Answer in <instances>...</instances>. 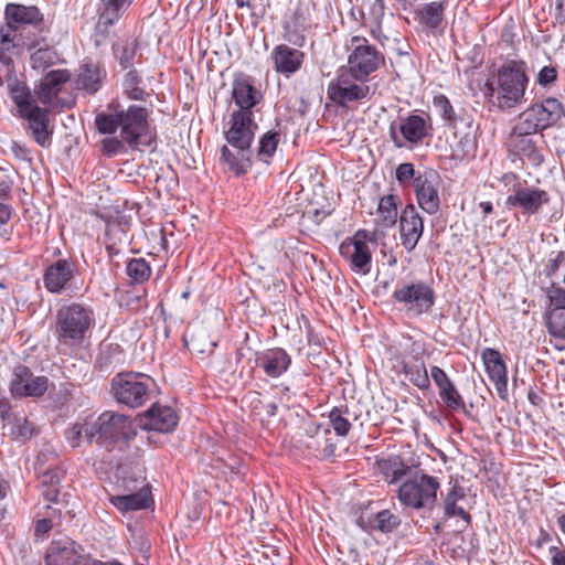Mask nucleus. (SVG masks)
Instances as JSON below:
<instances>
[{
    "label": "nucleus",
    "instance_id": "obj_45",
    "mask_svg": "<svg viewBox=\"0 0 565 565\" xmlns=\"http://www.w3.org/2000/svg\"><path fill=\"white\" fill-rule=\"evenodd\" d=\"M344 413H348V411L333 408L329 414L330 425L339 436H345L351 428V424L349 419L344 417Z\"/></svg>",
    "mask_w": 565,
    "mask_h": 565
},
{
    "label": "nucleus",
    "instance_id": "obj_58",
    "mask_svg": "<svg viewBox=\"0 0 565 565\" xmlns=\"http://www.w3.org/2000/svg\"><path fill=\"white\" fill-rule=\"evenodd\" d=\"M551 540H552L551 534L546 530L541 529L540 533H539V536H537V539L535 541V546L537 548H541L543 545L548 543Z\"/></svg>",
    "mask_w": 565,
    "mask_h": 565
},
{
    "label": "nucleus",
    "instance_id": "obj_32",
    "mask_svg": "<svg viewBox=\"0 0 565 565\" xmlns=\"http://www.w3.org/2000/svg\"><path fill=\"white\" fill-rule=\"evenodd\" d=\"M233 98L238 106L237 110H252L262 95L247 79L238 78L233 84Z\"/></svg>",
    "mask_w": 565,
    "mask_h": 565
},
{
    "label": "nucleus",
    "instance_id": "obj_26",
    "mask_svg": "<svg viewBox=\"0 0 565 565\" xmlns=\"http://www.w3.org/2000/svg\"><path fill=\"white\" fill-rule=\"evenodd\" d=\"M291 364V358L281 348H274L256 358V365L262 367L267 376L279 377Z\"/></svg>",
    "mask_w": 565,
    "mask_h": 565
},
{
    "label": "nucleus",
    "instance_id": "obj_27",
    "mask_svg": "<svg viewBox=\"0 0 565 565\" xmlns=\"http://www.w3.org/2000/svg\"><path fill=\"white\" fill-rule=\"evenodd\" d=\"M401 524L398 515L392 513L390 510H382L372 516L364 518L361 515L358 519V525L365 532L372 533L379 531L383 534L392 533Z\"/></svg>",
    "mask_w": 565,
    "mask_h": 565
},
{
    "label": "nucleus",
    "instance_id": "obj_6",
    "mask_svg": "<svg viewBox=\"0 0 565 565\" xmlns=\"http://www.w3.org/2000/svg\"><path fill=\"white\" fill-rule=\"evenodd\" d=\"M564 108L562 103L548 97L540 104L527 107L519 116L512 134L518 137H525L555 126L562 118Z\"/></svg>",
    "mask_w": 565,
    "mask_h": 565
},
{
    "label": "nucleus",
    "instance_id": "obj_11",
    "mask_svg": "<svg viewBox=\"0 0 565 565\" xmlns=\"http://www.w3.org/2000/svg\"><path fill=\"white\" fill-rule=\"evenodd\" d=\"M388 132L396 148L412 150L428 136V126L424 117L408 115L391 122Z\"/></svg>",
    "mask_w": 565,
    "mask_h": 565
},
{
    "label": "nucleus",
    "instance_id": "obj_48",
    "mask_svg": "<svg viewBox=\"0 0 565 565\" xmlns=\"http://www.w3.org/2000/svg\"><path fill=\"white\" fill-rule=\"evenodd\" d=\"M114 50L121 66L127 68L132 63V60L136 55L137 45L135 42L118 43Z\"/></svg>",
    "mask_w": 565,
    "mask_h": 565
},
{
    "label": "nucleus",
    "instance_id": "obj_63",
    "mask_svg": "<svg viewBox=\"0 0 565 565\" xmlns=\"http://www.w3.org/2000/svg\"><path fill=\"white\" fill-rule=\"evenodd\" d=\"M11 188L10 184L3 180L0 179V199L8 198L10 194Z\"/></svg>",
    "mask_w": 565,
    "mask_h": 565
},
{
    "label": "nucleus",
    "instance_id": "obj_25",
    "mask_svg": "<svg viewBox=\"0 0 565 565\" xmlns=\"http://www.w3.org/2000/svg\"><path fill=\"white\" fill-rule=\"evenodd\" d=\"M46 461H36L34 467L38 472L39 482L42 487H46L43 490V497L47 502H56L58 497L57 484L65 476V469L60 465L45 466Z\"/></svg>",
    "mask_w": 565,
    "mask_h": 565
},
{
    "label": "nucleus",
    "instance_id": "obj_2",
    "mask_svg": "<svg viewBox=\"0 0 565 565\" xmlns=\"http://www.w3.org/2000/svg\"><path fill=\"white\" fill-rule=\"evenodd\" d=\"M230 128L225 132L227 146L222 148V158L236 174H242L250 167V145L257 130L253 110H235L231 115Z\"/></svg>",
    "mask_w": 565,
    "mask_h": 565
},
{
    "label": "nucleus",
    "instance_id": "obj_37",
    "mask_svg": "<svg viewBox=\"0 0 565 565\" xmlns=\"http://www.w3.org/2000/svg\"><path fill=\"white\" fill-rule=\"evenodd\" d=\"M548 333L559 341H565V311L548 310L546 312Z\"/></svg>",
    "mask_w": 565,
    "mask_h": 565
},
{
    "label": "nucleus",
    "instance_id": "obj_19",
    "mask_svg": "<svg viewBox=\"0 0 565 565\" xmlns=\"http://www.w3.org/2000/svg\"><path fill=\"white\" fill-rule=\"evenodd\" d=\"M548 201V193L537 188H518L507 198L509 206L520 207L527 215L536 214Z\"/></svg>",
    "mask_w": 565,
    "mask_h": 565
},
{
    "label": "nucleus",
    "instance_id": "obj_56",
    "mask_svg": "<svg viewBox=\"0 0 565 565\" xmlns=\"http://www.w3.org/2000/svg\"><path fill=\"white\" fill-rule=\"evenodd\" d=\"M551 564L552 565H565V550H559L557 546L550 547Z\"/></svg>",
    "mask_w": 565,
    "mask_h": 565
},
{
    "label": "nucleus",
    "instance_id": "obj_24",
    "mask_svg": "<svg viewBox=\"0 0 565 565\" xmlns=\"http://www.w3.org/2000/svg\"><path fill=\"white\" fill-rule=\"evenodd\" d=\"M271 58L276 72L288 76L300 70L305 54L298 49L280 44L273 50Z\"/></svg>",
    "mask_w": 565,
    "mask_h": 565
},
{
    "label": "nucleus",
    "instance_id": "obj_60",
    "mask_svg": "<svg viewBox=\"0 0 565 565\" xmlns=\"http://www.w3.org/2000/svg\"><path fill=\"white\" fill-rule=\"evenodd\" d=\"M482 465V467L479 468V470H484V471H493V472H499V466H501L500 462H497V461H480Z\"/></svg>",
    "mask_w": 565,
    "mask_h": 565
},
{
    "label": "nucleus",
    "instance_id": "obj_16",
    "mask_svg": "<svg viewBox=\"0 0 565 565\" xmlns=\"http://www.w3.org/2000/svg\"><path fill=\"white\" fill-rule=\"evenodd\" d=\"M439 177L435 171H426L414 180V190L422 210L435 214L440 206L438 194Z\"/></svg>",
    "mask_w": 565,
    "mask_h": 565
},
{
    "label": "nucleus",
    "instance_id": "obj_57",
    "mask_svg": "<svg viewBox=\"0 0 565 565\" xmlns=\"http://www.w3.org/2000/svg\"><path fill=\"white\" fill-rule=\"evenodd\" d=\"M52 529V521L49 519H41L35 523V534H45Z\"/></svg>",
    "mask_w": 565,
    "mask_h": 565
},
{
    "label": "nucleus",
    "instance_id": "obj_3",
    "mask_svg": "<svg viewBox=\"0 0 565 565\" xmlns=\"http://www.w3.org/2000/svg\"><path fill=\"white\" fill-rule=\"evenodd\" d=\"M529 78L523 62L509 61L503 64L497 74L494 83H487V90L495 98L501 109H509L520 105L525 95Z\"/></svg>",
    "mask_w": 565,
    "mask_h": 565
},
{
    "label": "nucleus",
    "instance_id": "obj_41",
    "mask_svg": "<svg viewBox=\"0 0 565 565\" xmlns=\"http://www.w3.org/2000/svg\"><path fill=\"white\" fill-rule=\"evenodd\" d=\"M140 77L136 71H129L124 79V92L129 99L141 100L145 96V90L139 87Z\"/></svg>",
    "mask_w": 565,
    "mask_h": 565
},
{
    "label": "nucleus",
    "instance_id": "obj_43",
    "mask_svg": "<svg viewBox=\"0 0 565 565\" xmlns=\"http://www.w3.org/2000/svg\"><path fill=\"white\" fill-rule=\"evenodd\" d=\"M279 142V134L267 131L259 140V147H258V157L266 160L267 158H270L278 146Z\"/></svg>",
    "mask_w": 565,
    "mask_h": 565
},
{
    "label": "nucleus",
    "instance_id": "obj_39",
    "mask_svg": "<svg viewBox=\"0 0 565 565\" xmlns=\"http://www.w3.org/2000/svg\"><path fill=\"white\" fill-rule=\"evenodd\" d=\"M434 107L438 110L447 126L455 128L457 125V115L451 106L449 99L445 95H437L433 99Z\"/></svg>",
    "mask_w": 565,
    "mask_h": 565
},
{
    "label": "nucleus",
    "instance_id": "obj_34",
    "mask_svg": "<svg viewBox=\"0 0 565 565\" xmlns=\"http://www.w3.org/2000/svg\"><path fill=\"white\" fill-rule=\"evenodd\" d=\"M94 429L93 422H76L66 429V440L73 448L81 447L84 443L89 445L96 441Z\"/></svg>",
    "mask_w": 565,
    "mask_h": 565
},
{
    "label": "nucleus",
    "instance_id": "obj_31",
    "mask_svg": "<svg viewBox=\"0 0 565 565\" xmlns=\"http://www.w3.org/2000/svg\"><path fill=\"white\" fill-rule=\"evenodd\" d=\"M399 203V198L395 194L384 195L380 199L375 218L377 228L386 230L396 224L398 215L397 206Z\"/></svg>",
    "mask_w": 565,
    "mask_h": 565
},
{
    "label": "nucleus",
    "instance_id": "obj_55",
    "mask_svg": "<svg viewBox=\"0 0 565 565\" xmlns=\"http://www.w3.org/2000/svg\"><path fill=\"white\" fill-rule=\"evenodd\" d=\"M33 433V424L25 418H17V434L21 437H30Z\"/></svg>",
    "mask_w": 565,
    "mask_h": 565
},
{
    "label": "nucleus",
    "instance_id": "obj_64",
    "mask_svg": "<svg viewBox=\"0 0 565 565\" xmlns=\"http://www.w3.org/2000/svg\"><path fill=\"white\" fill-rule=\"evenodd\" d=\"M556 523H557L561 532L565 535V513H562L557 516Z\"/></svg>",
    "mask_w": 565,
    "mask_h": 565
},
{
    "label": "nucleus",
    "instance_id": "obj_5",
    "mask_svg": "<svg viewBox=\"0 0 565 565\" xmlns=\"http://www.w3.org/2000/svg\"><path fill=\"white\" fill-rule=\"evenodd\" d=\"M11 99L15 104L19 114L28 120V129L34 140L42 147L51 143L49 132V110L39 107L32 92L25 86L15 85L11 88Z\"/></svg>",
    "mask_w": 565,
    "mask_h": 565
},
{
    "label": "nucleus",
    "instance_id": "obj_7",
    "mask_svg": "<svg viewBox=\"0 0 565 565\" xmlns=\"http://www.w3.org/2000/svg\"><path fill=\"white\" fill-rule=\"evenodd\" d=\"M348 67L355 81L364 82L383 62L381 53L365 38L353 36L348 46Z\"/></svg>",
    "mask_w": 565,
    "mask_h": 565
},
{
    "label": "nucleus",
    "instance_id": "obj_33",
    "mask_svg": "<svg viewBox=\"0 0 565 565\" xmlns=\"http://www.w3.org/2000/svg\"><path fill=\"white\" fill-rule=\"evenodd\" d=\"M465 488L459 486L457 482L452 484L444 497V514L447 518L459 516L469 522L471 518L470 514L462 507L458 505V501L465 500Z\"/></svg>",
    "mask_w": 565,
    "mask_h": 565
},
{
    "label": "nucleus",
    "instance_id": "obj_1",
    "mask_svg": "<svg viewBox=\"0 0 565 565\" xmlns=\"http://www.w3.org/2000/svg\"><path fill=\"white\" fill-rule=\"evenodd\" d=\"M377 470L388 483L403 481L397 491L402 505L415 511L431 512L437 503L440 481L437 477L425 473L417 465L405 461H375Z\"/></svg>",
    "mask_w": 565,
    "mask_h": 565
},
{
    "label": "nucleus",
    "instance_id": "obj_54",
    "mask_svg": "<svg viewBox=\"0 0 565 565\" xmlns=\"http://www.w3.org/2000/svg\"><path fill=\"white\" fill-rule=\"evenodd\" d=\"M565 263V252L559 250L555 254L554 257L550 259V265L547 267V274H555L559 267Z\"/></svg>",
    "mask_w": 565,
    "mask_h": 565
},
{
    "label": "nucleus",
    "instance_id": "obj_14",
    "mask_svg": "<svg viewBox=\"0 0 565 565\" xmlns=\"http://www.w3.org/2000/svg\"><path fill=\"white\" fill-rule=\"evenodd\" d=\"M49 387L46 376H34L24 365L13 369L10 382V393L13 397H40L45 394Z\"/></svg>",
    "mask_w": 565,
    "mask_h": 565
},
{
    "label": "nucleus",
    "instance_id": "obj_46",
    "mask_svg": "<svg viewBox=\"0 0 565 565\" xmlns=\"http://www.w3.org/2000/svg\"><path fill=\"white\" fill-rule=\"evenodd\" d=\"M477 149V141L475 136L470 134L463 135L457 142L454 149V157L457 159H463L466 157L475 156Z\"/></svg>",
    "mask_w": 565,
    "mask_h": 565
},
{
    "label": "nucleus",
    "instance_id": "obj_62",
    "mask_svg": "<svg viewBox=\"0 0 565 565\" xmlns=\"http://www.w3.org/2000/svg\"><path fill=\"white\" fill-rule=\"evenodd\" d=\"M205 471H207L214 478L226 479L225 471L218 472L211 461L206 465Z\"/></svg>",
    "mask_w": 565,
    "mask_h": 565
},
{
    "label": "nucleus",
    "instance_id": "obj_59",
    "mask_svg": "<svg viewBox=\"0 0 565 565\" xmlns=\"http://www.w3.org/2000/svg\"><path fill=\"white\" fill-rule=\"evenodd\" d=\"M11 218V207L0 202V223L6 224Z\"/></svg>",
    "mask_w": 565,
    "mask_h": 565
},
{
    "label": "nucleus",
    "instance_id": "obj_44",
    "mask_svg": "<svg viewBox=\"0 0 565 565\" xmlns=\"http://www.w3.org/2000/svg\"><path fill=\"white\" fill-rule=\"evenodd\" d=\"M443 402L452 411L465 409V402L452 383L439 392Z\"/></svg>",
    "mask_w": 565,
    "mask_h": 565
},
{
    "label": "nucleus",
    "instance_id": "obj_40",
    "mask_svg": "<svg viewBox=\"0 0 565 565\" xmlns=\"http://www.w3.org/2000/svg\"><path fill=\"white\" fill-rule=\"evenodd\" d=\"M422 21L429 28H437L443 21L444 6L443 2H430L420 11Z\"/></svg>",
    "mask_w": 565,
    "mask_h": 565
},
{
    "label": "nucleus",
    "instance_id": "obj_22",
    "mask_svg": "<svg viewBox=\"0 0 565 565\" xmlns=\"http://www.w3.org/2000/svg\"><path fill=\"white\" fill-rule=\"evenodd\" d=\"M70 79V73L66 70H53L42 77L35 92L32 93L36 99L45 107L54 105L61 87Z\"/></svg>",
    "mask_w": 565,
    "mask_h": 565
},
{
    "label": "nucleus",
    "instance_id": "obj_49",
    "mask_svg": "<svg viewBox=\"0 0 565 565\" xmlns=\"http://www.w3.org/2000/svg\"><path fill=\"white\" fill-rule=\"evenodd\" d=\"M550 310L565 311V288L552 284L547 289Z\"/></svg>",
    "mask_w": 565,
    "mask_h": 565
},
{
    "label": "nucleus",
    "instance_id": "obj_47",
    "mask_svg": "<svg viewBox=\"0 0 565 565\" xmlns=\"http://www.w3.org/2000/svg\"><path fill=\"white\" fill-rule=\"evenodd\" d=\"M95 125L100 134L110 135L119 128V111L115 115L98 114Z\"/></svg>",
    "mask_w": 565,
    "mask_h": 565
},
{
    "label": "nucleus",
    "instance_id": "obj_15",
    "mask_svg": "<svg viewBox=\"0 0 565 565\" xmlns=\"http://www.w3.org/2000/svg\"><path fill=\"white\" fill-rule=\"evenodd\" d=\"M97 443L107 444L128 434L130 420L124 415L111 411L102 413L94 422Z\"/></svg>",
    "mask_w": 565,
    "mask_h": 565
},
{
    "label": "nucleus",
    "instance_id": "obj_38",
    "mask_svg": "<svg viewBox=\"0 0 565 565\" xmlns=\"http://www.w3.org/2000/svg\"><path fill=\"white\" fill-rule=\"evenodd\" d=\"M57 58L56 52L51 47H39L31 54V64L34 70L44 71L54 65Z\"/></svg>",
    "mask_w": 565,
    "mask_h": 565
},
{
    "label": "nucleus",
    "instance_id": "obj_35",
    "mask_svg": "<svg viewBox=\"0 0 565 565\" xmlns=\"http://www.w3.org/2000/svg\"><path fill=\"white\" fill-rule=\"evenodd\" d=\"M102 71L95 64H85L81 67L76 84L78 88L85 89L89 94L96 93L100 87Z\"/></svg>",
    "mask_w": 565,
    "mask_h": 565
},
{
    "label": "nucleus",
    "instance_id": "obj_52",
    "mask_svg": "<svg viewBox=\"0 0 565 565\" xmlns=\"http://www.w3.org/2000/svg\"><path fill=\"white\" fill-rule=\"evenodd\" d=\"M124 143L126 142L121 138L108 137L103 140V150L107 154H116L124 151Z\"/></svg>",
    "mask_w": 565,
    "mask_h": 565
},
{
    "label": "nucleus",
    "instance_id": "obj_21",
    "mask_svg": "<svg viewBox=\"0 0 565 565\" xmlns=\"http://www.w3.org/2000/svg\"><path fill=\"white\" fill-rule=\"evenodd\" d=\"M482 361L499 397L505 401L508 398V372L500 352L488 348L482 352Z\"/></svg>",
    "mask_w": 565,
    "mask_h": 565
},
{
    "label": "nucleus",
    "instance_id": "obj_30",
    "mask_svg": "<svg viewBox=\"0 0 565 565\" xmlns=\"http://www.w3.org/2000/svg\"><path fill=\"white\" fill-rule=\"evenodd\" d=\"M111 503L118 510L124 512L138 511L148 509L153 503V499L149 484H143L138 491L134 493L113 497Z\"/></svg>",
    "mask_w": 565,
    "mask_h": 565
},
{
    "label": "nucleus",
    "instance_id": "obj_17",
    "mask_svg": "<svg viewBox=\"0 0 565 565\" xmlns=\"http://www.w3.org/2000/svg\"><path fill=\"white\" fill-rule=\"evenodd\" d=\"M83 553V546L68 537L53 540L45 554V564L78 565Z\"/></svg>",
    "mask_w": 565,
    "mask_h": 565
},
{
    "label": "nucleus",
    "instance_id": "obj_9",
    "mask_svg": "<svg viewBox=\"0 0 565 565\" xmlns=\"http://www.w3.org/2000/svg\"><path fill=\"white\" fill-rule=\"evenodd\" d=\"M393 299L409 317H419L434 306L435 292L427 284L417 281L398 287Z\"/></svg>",
    "mask_w": 565,
    "mask_h": 565
},
{
    "label": "nucleus",
    "instance_id": "obj_18",
    "mask_svg": "<svg viewBox=\"0 0 565 565\" xmlns=\"http://www.w3.org/2000/svg\"><path fill=\"white\" fill-rule=\"evenodd\" d=\"M424 232V223L414 205H407L399 216V234L402 245L412 252Z\"/></svg>",
    "mask_w": 565,
    "mask_h": 565
},
{
    "label": "nucleus",
    "instance_id": "obj_53",
    "mask_svg": "<svg viewBox=\"0 0 565 565\" xmlns=\"http://www.w3.org/2000/svg\"><path fill=\"white\" fill-rule=\"evenodd\" d=\"M430 376L437 387L439 388V392L443 391L446 386H449L450 383H452L447 374L438 366H433L430 370Z\"/></svg>",
    "mask_w": 565,
    "mask_h": 565
},
{
    "label": "nucleus",
    "instance_id": "obj_10",
    "mask_svg": "<svg viewBox=\"0 0 565 565\" xmlns=\"http://www.w3.org/2000/svg\"><path fill=\"white\" fill-rule=\"evenodd\" d=\"M148 110L137 105H130L119 111L120 138L131 148L150 143Z\"/></svg>",
    "mask_w": 565,
    "mask_h": 565
},
{
    "label": "nucleus",
    "instance_id": "obj_50",
    "mask_svg": "<svg viewBox=\"0 0 565 565\" xmlns=\"http://www.w3.org/2000/svg\"><path fill=\"white\" fill-rule=\"evenodd\" d=\"M556 79L557 68L555 66H544L537 73L536 83L540 86H547L555 83Z\"/></svg>",
    "mask_w": 565,
    "mask_h": 565
},
{
    "label": "nucleus",
    "instance_id": "obj_29",
    "mask_svg": "<svg viewBox=\"0 0 565 565\" xmlns=\"http://www.w3.org/2000/svg\"><path fill=\"white\" fill-rule=\"evenodd\" d=\"M99 17L96 23V31L105 34L108 29L122 15L131 4L132 0H100Z\"/></svg>",
    "mask_w": 565,
    "mask_h": 565
},
{
    "label": "nucleus",
    "instance_id": "obj_42",
    "mask_svg": "<svg viewBox=\"0 0 565 565\" xmlns=\"http://www.w3.org/2000/svg\"><path fill=\"white\" fill-rule=\"evenodd\" d=\"M127 275L136 282H142L150 276V267L142 258H132L127 264Z\"/></svg>",
    "mask_w": 565,
    "mask_h": 565
},
{
    "label": "nucleus",
    "instance_id": "obj_23",
    "mask_svg": "<svg viewBox=\"0 0 565 565\" xmlns=\"http://www.w3.org/2000/svg\"><path fill=\"white\" fill-rule=\"evenodd\" d=\"M75 265L66 259H58L44 273L43 282L52 294L62 292L74 278Z\"/></svg>",
    "mask_w": 565,
    "mask_h": 565
},
{
    "label": "nucleus",
    "instance_id": "obj_12",
    "mask_svg": "<svg viewBox=\"0 0 565 565\" xmlns=\"http://www.w3.org/2000/svg\"><path fill=\"white\" fill-rule=\"evenodd\" d=\"M369 95L370 86L364 83L358 84L344 67L340 68L337 78L331 81L328 86L329 98L340 106L365 99Z\"/></svg>",
    "mask_w": 565,
    "mask_h": 565
},
{
    "label": "nucleus",
    "instance_id": "obj_61",
    "mask_svg": "<svg viewBox=\"0 0 565 565\" xmlns=\"http://www.w3.org/2000/svg\"><path fill=\"white\" fill-rule=\"evenodd\" d=\"M10 415V405L7 401L0 398V419H6Z\"/></svg>",
    "mask_w": 565,
    "mask_h": 565
},
{
    "label": "nucleus",
    "instance_id": "obj_28",
    "mask_svg": "<svg viewBox=\"0 0 565 565\" xmlns=\"http://www.w3.org/2000/svg\"><path fill=\"white\" fill-rule=\"evenodd\" d=\"M4 13L10 28H17L19 24L38 26L43 21L42 13L34 6L9 3Z\"/></svg>",
    "mask_w": 565,
    "mask_h": 565
},
{
    "label": "nucleus",
    "instance_id": "obj_8",
    "mask_svg": "<svg viewBox=\"0 0 565 565\" xmlns=\"http://www.w3.org/2000/svg\"><path fill=\"white\" fill-rule=\"evenodd\" d=\"M150 382L141 373H120L111 380V392L118 403L137 408L148 399Z\"/></svg>",
    "mask_w": 565,
    "mask_h": 565
},
{
    "label": "nucleus",
    "instance_id": "obj_51",
    "mask_svg": "<svg viewBox=\"0 0 565 565\" xmlns=\"http://www.w3.org/2000/svg\"><path fill=\"white\" fill-rule=\"evenodd\" d=\"M396 180L399 183H406L411 180H415V169L413 163L404 162L397 166L395 171Z\"/></svg>",
    "mask_w": 565,
    "mask_h": 565
},
{
    "label": "nucleus",
    "instance_id": "obj_13",
    "mask_svg": "<svg viewBox=\"0 0 565 565\" xmlns=\"http://www.w3.org/2000/svg\"><path fill=\"white\" fill-rule=\"evenodd\" d=\"M367 232L360 230L352 238L343 241L340 255L350 264L352 270L366 275L371 270L372 253L366 243Z\"/></svg>",
    "mask_w": 565,
    "mask_h": 565
},
{
    "label": "nucleus",
    "instance_id": "obj_20",
    "mask_svg": "<svg viewBox=\"0 0 565 565\" xmlns=\"http://www.w3.org/2000/svg\"><path fill=\"white\" fill-rule=\"evenodd\" d=\"M178 424L175 412L169 406L152 405L139 417V426L146 430L169 433Z\"/></svg>",
    "mask_w": 565,
    "mask_h": 565
},
{
    "label": "nucleus",
    "instance_id": "obj_4",
    "mask_svg": "<svg viewBox=\"0 0 565 565\" xmlns=\"http://www.w3.org/2000/svg\"><path fill=\"white\" fill-rule=\"evenodd\" d=\"M94 312L89 306L72 302L56 312L55 334L60 344L78 345L94 326Z\"/></svg>",
    "mask_w": 565,
    "mask_h": 565
},
{
    "label": "nucleus",
    "instance_id": "obj_36",
    "mask_svg": "<svg viewBox=\"0 0 565 565\" xmlns=\"http://www.w3.org/2000/svg\"><path fill=\"white\" fill-rule=\"evenodd\" d=\"M404 371L409 381L418 388L426 390L429 387V376L423 361L416 360L413 363H405Z\"/></svg>",
    "mask_w": 565,
    "mask_h": 565
}]
</instances>
